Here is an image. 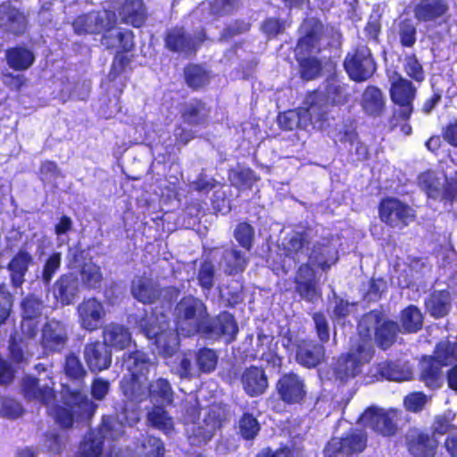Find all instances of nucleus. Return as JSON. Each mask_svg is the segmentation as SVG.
I'll return each instance as SVG.
<instances>
[{
  "label": "nucleus",
  "instance_id": "58",
  "mask_svg": "<svg viewBox=\"0 0 457 457\" xmlns=\"http://www.w3.org/2000/svg\"><path fill=\"white\" fill-rule=\"evenodd\" d=\"M22 413L21 403L13 399H4L2 402L1 414L9 419H16Z\"/></svg>",
  "mask_w": 457,
  "mask_h": 457
},
{
  "label": "nucleus",
  "instance_id": "64",
  "mask_svg": "<svg viewBox=\"0 0 457 457\" xmlns=\"http://www.w3.org/2000/svg\"><path fill=\"white\" fill-rule=\"evenodd\" d=\"M109 382L101 378H96L91 386L92 395L96 400H102L109 392Z\"/></svg>",
  "mask_w": 457,
  "mask_h": 457
},
{
  "label": "nucleus",
  "instance_id": "55",
  "mask_svg": "<svg viewBox=\"0 0 457 457\" xmlns=\"http://www.w3.org/2000/svg\"><path fill=\"white\" fill-rule=\"evenodd\" d=\"M253 237V229L247 223H240L235 230L236 239L246 250L251 248Z\"/></svg>",
  "mask_w": 457,
  "mask_h": 457
},
{
  "label": "nucleus",
  "instance_id": "61",
  "mask_svg": "<svg viewBox=\"0 0 457 457\" xmlns=\"http://www.w3.org/2000/svg\"><path fill=\"white\" fill-rule=\"evenodd\" d=\"M396 368L397 366L395 364L390 363L387 365L386 370H382V375L395 381H405L411 378V372L409 369L400 371Z\"/></svg>",
  "mask_w": 457,
  "mask_h": 457
},
{
  "label": "nucleus",
  "instance_id": "45",
  "mask_svg": "<svg viewBox=\"0 0 457 457\" xmlns=\"http://www.w3.org/2000/svg\"><path fill=\"white\" fill-rule=\"evenodd\" d=\"M224 262L225 271L229 274L243 271L247 263L246 258L241 254V252L233 249L225 253Z\"/></svg>",
  "mask_w": 457,
  "mask_h": 457
},
{
  "label": "nucleus",
  "instance_id": "6",
  "mask_svg": "<svg viewBox=\"0 0 457 457\" xmlns=\"http://www.w3.org/2000/svg\"><path fill=\"white\" fill-rule=\"evenodd\" d=\"M116 15L112 11L103 10L79 16L72 24L76 34L105 32L102 44L108 48H118L128 52L133 47V35L130 30L115 28Z\"/></svg>",
  "mask_w": 457,
  "mask_h": 457
},
{
  "label": "nucleus",
  "instance_id": "46",
  "mask_svg": "<svg viewBox=\"0 0 457 457\" xmlns=\"http://www.w3.org/2000/svg\"><path fill=\"white\" fill-rule=\"evenodd\" d=\"M187 82L191 87H200L209 81L208 72L199 65H191L185 70Z\"/></svg>",
  "mask_w": 457,
  "mask_h": 457
},
{
  "label": "nucleus",
  "instance_id": "14",
  "mask_svg": "<svg viewBox=\"0 0 457 457\" xmlns=\"http://www.w3.org/2000/svg\"><path fill=\"white\" fill-rule=\"evenodd\" d=\"M379 217L383 222L390 227L402 228L408 226L414 220L415 214L413 209L405 203L389 197L381 201Z\"/></svg>",
  "mask_w": 457,
  "mask_h": 457
},
{
  "label": "nucleus",
  "instance_id": "7",
  "mask_svg": "<svg viewBox=\"0 0 457 457\" xmlns=\"http://www.w3.org/2000/svg\"><path fill=\"white\" fill-rule=\"evenodd\" d=\"M322 25L315 20L306 21L303 23L301 30L305 35L302 37L295 48V55L301 66L302 76L304 79H314L320 71V62L312 57L306 56L319 50V42Z\"/></svg>",
  "mask_w": 457,
  "mask_h": 457
},
{
  "label": "nucleus",
  "instance_id": "30",
  "mask_svg": "<svg viewBox=\"0 0 457 457\" xmlns=\"http://www.w3.org/2000/svg\"><path fill=\"white\" fill-rule=\"evenodd\" d=\"M119 14L124 23L138 28L145 22L146 11L142 0H125Z\"/></svg>",
  "mask_w": 457,
  "mask_h": 457
},
{
  "label": "nucleus",
  "instance_id": "56",
  "mask_svg": "<svg viewBox=\"0 0 457 457\" xmlns=\"http://www.w3.org/2000/svg\"><path fill=\"white\" fill-rule=\"evenodd\" d=\"M204 109V105L199 102L190 103L183 113L184 120L188 124L199 123L203 120L204 116V114L202 113Z\"/></svg>",
  "mask_w": 457,
  "mask_h": 457
},
{
  "label": "nucleus",
  "instance_id": "23",
  "mask_svg": "<svg viewBox=\"0 0 457 457\" xmlns=\"http://www.w3.org/2000/svg\"><path fill=\"white\" fill-rule=\"evenodd\" d=\"M79 291L78 278L71 274L61 276L54 285L53 294L62 305H69L76 298Z\"/></svg>",
  "mask_w": 457,
  "mask_h": 457
},
{
  "label": "nucleus",
  "instance_id": "28",
  "mask_svg": "<svg viewBox=\"0 0 457 457\" xmlns=\"http://www.w3.org/2000/svg\"><path fill=\"white\" fill-rule=\"evenodd\" d=\"M104 345L116 350H123L131 343V335L122 325L111 323L103 330Z\"/></svg>",
  "mask_w": 457,
  "mask_h": 457
},
{
  "label": "nucleus",
  "instance_id": "39",
  "mask_svg": "<svg viewBox=\"0 0 457 457\" xmlns=\"http://www.w3.org/2000/svg\"><path fill=\"white\" fill-rule=\"evenodd\" d=\"M237 330V323L228 312L220 313L214 321L212 328V331L219 336H223L227 342L235 339Z\"/></svg>",
  "mask_w": 457,
  "mask_h": 457
},
{
  "label": "nucleus",
  "instance_id": "12",
  "mask_svg": "<svg viewBox=\"0 0 457 457\" xmlns=\"http://www.w3.org/2000/svg\"><path fill=\"white\" fill-rule=\"evenodd\" d=\"M401 411L384 410L376 407L368 408L359 419L360 423L373 431L386 436H392L397 428Z\"/></svg>",
  "mask_w": 457,
  "mask_h": 457
},
{
  "label": "nucleus",
  "instance_id": "32",
  "mask_svg": "<svg viewBox=\"0 0 457 457\" xmlns=\"http://www.w3.org/2000/svg\"><path fill=\"white\" fill-rule=\"evenodd\" d=\"M131 293L141 303H150L159 295L155 283L148 277H137L132 282Z\"/></svg>",
  "mask_w": 457,
  "mask_h": 457
},
{
  "label": "nucleus",
  "instance_id": "24",
  "mask_svg": "<svg viewBox=\"0 0 457 457\" xmlns=\"http://www.w3.org/2000/svg\"><path fill=\"white\" fill-rule=\"evenodd\" d=\"M43 303L34 296L27 297L22 302L23 320L21 331L28 337H32L37 331V319L41 315Z\"/></svg>",
  "mask_w": 457,
  "mask_h": 457
},
{
  "label": "nucleus",
  "instance_id": "44",
  "mask_svg": "<svg viewBox=\"0 0 457 457\" xmlns=\"http://www.w3.org/2000/svg\"><path fill=\"white\" fill-rule=\"evenodd\" d=\"M229 179L235 187L247 188L256 180V177L250 169L238 167L230 171Z\"/></svg>",
  "mask_w": 457,
  "mask_h": 457
},
{
  "label": "nucleus",
  "instance_id": "22",
  "mask_svg": "<svg viewBox=\"0 0 457 457\" xmlns=\"http://www.w3.org/2000/svg\"><path fill=\"white\" fill-rule=\"evenodd\" d=\"M84 358L89 370L93 372L106 370L112 363L111 351L99 342L85 346Z\"/></svg>",
  "mask_w": 457,
  "mask_h": 457
},
{
  "label": "nucleus",
  "instance_id": "62",
  "mask_svg": "<svg viewBox=\"0 0 457 457\" xmlns=\"http://www.w3.org/2000/svg\"><path fill=\"white\" fill-rule=\"evenodd\" d=\"M12 303L11 294L0 287V324L4 323L9 317Z\"/></svg>",
  "mask_w": 457,
  "mask_h": 457
},
{
  "label": "nucleus",
  "instance_id": "48",
  "mask_svg": "<svg viewBox=\"0 0 457 457\" xmlns=\"http://www.w3.org/2000/svg\"><path fill=\"white\" fill-rule=\"evenodd\" d=\"M64 370L66 375L76 380H80L86 376V370L79 357L73 353L66 357Z\"/></svg>",
  "mask_w": 457,
  "mask_h": 457
},
{
  "label": "nucleus",
  "instance_id": "49",
  "mask_svg": "<svg viewBox=\"0 0 457 457\" xmlns=\"http://www.w3.org/2000/svg\"><path fill=\"white\" fill-rule=\"evenodd\" d=\"M428 401L429 398L423 393L413 392L404 397L403 405L409 411L419 412L424 409Z\"/></svg>",
  "mask_w": 457,
  "mask_h": 457
},
{
  "label": "nucleus",
  "instance_id": "27",
  "mask_svg": "<svg viewBox=\"0 0 457 457\" xmlns=\"http://www.w3.org/2000/svg\"><path fill=\"white\" fill-rule=\"evenodd\" d=\"M64 326L56 320L47 322L42 330V345L49 351H60L66 342Z\"/></svg>",
  "mask_w": 457,
  "mask_h": 457
},
{
  "label": "nucleus",
  "instance_id": "13",
  "mask_svg": "<svg viewBox=\"0 0 457 457\" xmlns=\"http://www.w3.org/2000/svg\"><path fill=\"white\" fill-rule=\"evenodd\" d=\"M372 353L370 344H360L356 349H352L347 355L341 357L336 368L337 377L341 380L355 377L361 371V367L370 361Z\"/></svg>",
  "mask_w": 457,
  "mask_h": 457
},
{
  "label": "nucleus",
  "instance_id": "8",
  "mask_svg": "<svg viewBox=\"0 0 457 457\" xmlns=\"http://www.w3.org/2000/svg\"><path fill=\"white\" fill-rule=\"evenodd\" d=\"M420 188L428 198L452 204L457 202V179L448 178L443 166L439 170H428L418 177Z\"/></svg>",
  "mask_w": 457,
  "mask_h": 457
},
{
  "label": "nucleus",
  "instance_id": "1",
  "mask_svg": "<svg viewBox=\"0 0 457 457\" xmlns=\"http://www.w3.org/2000/svg\"><path fill=\"white\" fill-rule=\"evenodd\" d=\"M175 317L178 333L164 328L166 316L163 314L161 320L157 313H154L150 318H142L138 321L140 330L148 339H154L157 353L165 359L177 353L179 344L178 334L190 337L204 328L205 307L196 298L185 297L176 306Z\"/></svg>",
  "mask_w": 457,
  "mask_h": 457
},
{
  "label": "nucleus",
  "instance_id": "31",
  "mask_svg": "<svg viewBox=\"0 0 457 457\" xmlns=\"http://www.w3.org/2000/svg\"><path fill=\"white\" fill-rule=\"evenodd\" d=\"M324 356V347L312 342H302L297 345L296 361L307 368L315 367Z\"/></svg>",
  "mask_w": 457,
  "mask_h": 457
},
{
  "label": "nucleus",
  "instance_id": "38",
  "mask_svg": "<svg viewBox=\"0 0 457 457\" xmlns=\"http://www.w3.org/2000/svg\"><path fill=\"white\" fill-rule=\"evenodd\" d=\"M6 59L11 68L17 71H23L32 65L35 57L29 50L17 47L7 51Z\"/></svg>",
  "mask_w": 457,
  "mask_h": 457
},
{
  "label": "nucleus",
  "instance_id": "33",
  "mask_svg": "<svg viewBox=\"0 0 457 457\" xmlns=\"http://www.w3.org/2000/svg\"><path fill=\"white\" fill-rule=\"evenodd\" d=\"M274 338L268 335L258 336V353L260 358L266 361L273 369L278 370L281 365V358L276 352L277 343H274Z\"/></svg>",
  "mask_w": 457,
  "mask_h": 457
},
{
  "label": "nucleus",
  "instance_id": "3",
  "mask_svg": "<svg viewBox=\"0 0 457 457\" xmlns=\"http://www.w3.org/2000/svg\"><path fill=\"white\" fill-rule=\"evenodd\" d=\"M152 363L145 353L136 351L127 356L123 361L124 368L129 376L124 377L120 386L124 395L131 402H142L149 397L154 403L171 404L173 402V390L170 382L164 378H158L145 386L146 376Z\"/></svg>",
  "mask_w": 457,
  "mask_h": 457
},
{
  "label": "nucleus",
  "instance_id": "26",
  "mask_svg": "<svg viewBox=\"0 0 457 457\" xmlns=\"http://www.w3.org/2000/svg\"><path fill=\"white\" fill-rule=\"evenodd\" d=\"M241 384L248 395L258 396L268 387V378L262 369L252 366L242 373Z\"/></svg>",
  "mask_w": 457,
  "mask_h": 457
},
{
  "label": "nucleus",
  "instance_id": "37",
  "mask_svg": "<svg viewBox=\"0 0 457 457\" xmlns=\"http://www.w3.org/2000/svg\"><path fill=\"white\" fill-rule=\"evenodd\" d=\"M428 312L434 317L445 316L450 308V295L445 290L434 292L426 302Z\"/></svg>",
  "mask_w": 457,
  "mask_h": 457
},
{
  "label": "nucleus",
  "instance_id": "52",
  "mask_svg": "<svg viewBox=\"0 0 457 457\" xmlns=\"http://www.w3.org/2000/svg\"><path fill=\"white\" fill-rule=\"evenodd\" d=\"M239 430L244 438L252 439L259 432L260 426L255 418L252 415L245 414L239 421Z\"/></svg>",
  "mask_w": 457,
  "mask_h": 457
},
{
  "label": "nucleus",
  "instance_id": "43",
  "mask_svg": "<svg viewBox=\"0 0 457 457\" xmlns=\"http://www.w3.org/2000/svg\"><path fill=\"white\" fill-rule=\"evenodd\" d=\"M401 324L405 332L415 333L419 331L423 324V316L420 311L415 306H409L402 312Z\"/></svg>",
  "mask_w": 457,
  "mask_h": 457
},
{
  "label": "nucleus",
  "instance_id": "11",
  "mask_svg": "<svg viewBox=\"0 0 457 457\" xmlns=\"http://www.w3.org/2000/svg\"><path fill=\"white\" fill-rule=\"evenodd\" d=\"M197 408L192 406L186 413V431L192 445H201L209 441L220 427V420L213 411H205L202 421L195 422Z\"/></svg>",
  "mask_w": 457,
  "mask_h": 457
},
{
  "label": "nucleus",
  "instance_id": "17",
  "mask_svg": "<svg viewBox=\"0 0 457 457\" xmlns=\"http://www.w3.org/2000/svg\"><path fill=\"white\" fill-rule=\"evenodd\" d=\"M345 68L350 78L355 81L369 79L375 71V63L366 46L359 47L353 54H348Z\"/></svg>",
  "mask_w": 457,
  "mask_h": 457
},
{
  "label": "nucleus",
  "instance_id": "15",
  "mask_svg": "<svg viewBox=\"0 0 457 457\" xmlns=\"http://www.w3.org/2000/svg\"><path fill=\"white\" fill-rule=\"evenodd\" d=\"M78 322L89 332L99 329L105 320L107 311L102 301L96 297L84 298L77 306Z\"/></svg>",
  "mask_w": 457,
  "mask_h": 457
},
{
  "label": "nucleus",
  "instance_id": "42",
  "mask_svg": "<svg viewBox=\"0 0 457 457\" xmlns=\"http://www.w3.org/2000/svg\"><path fill=\"white\" fill-rule=\"evenodd\" d=\"M80 278L86 288H99L103 280L101 268L92 262L84 263L80 270Z\"/></svg>",
  "mask_w": 457,
  "mask_h": 457
},
{
  "label": "nucleus",
  "instance_id": "47",
  "mask_svg": "<svg viewBox=\"0 0 457 457\" xmlns=\"http://www.w3.org/2000/svg\"><path fill=\"white\" fill-rule=\"evenodd\" d=\"M167 364L170 367L173 373L180 378H188L194 375L191 360L186 355H178L174 361H170Z\"/></svg>",
  "mask_w": 457,
  "mask_h": 457
},
{
  "label": "nucleus",
  "instance_id": "60",
  "mask_svg": "<svg viewBox=\"0 0 457 457\" xmlns=\"http://www.w3.org/2000/svg\"><path fill=\"white\" fill-rule=\"evenodd\" d=\"M400 40L403 46H411L416 41V29L410 22H404L400 27Z\"/></svg>",
  "mask_w": 457,
  "mask_h": 457
},
{
  "label": "nucleus",
  "instance_id": "54",
  "mask_svg": "<svg viewBox=\"0 0 457 457\" xmlns=\"http://www.w3.org/2000/svg\"><path fill=\"white\" fill-rule=\"evenodd\" d=\"M60 266L61 254L59 253H54L50 255L44 265L42 272V279L46 284H48L51 281Z\"/></svg>",
  "mask_w": 457,
  "mask_h": 457
},
{
  "label": "nucleus",
  "instance_id": "2",
  "mask_svg": "<svg viewBox=\"0 0 457 457\" xmlns=\"http://www.w3.org/2000/svg\"><path fill=\"white\" fill-rule=\"evenodd\" d=\"M21 386L28 400L46 404L49 414L63 428L71 426L75 419H90L97 408L86 395L68 388L62 393L63 406L55 404L52 387L48 384L40 385V380L32 377L24 378Z\"/></svg>",
  "mask_w": 457,
  "mask_h": 457
},
{
  "label": "nucleus",
  "instance_id": "10",
  "mask_svg": "<svg viewBox=\"0 0 457 457\" xmlns=\"http://www.w3.org/2000/svg\"><path fill=\"white\" fill-rule=\"evenodd\" d=\"M457 361L456 342L442 341L434 352V361L430 357H424L421 361V379L427 386L436 388L439 386V365H450Z\"/></svg>",
  "mask_w": 457,
  "mask_h": 457
},
{
  "label": "nucleus",
  "instance_id": "53",
  "mask_svg": "<svg viewBox=\"0 0 457 457\" xmlns=\"http://www.w3.org/2000/svg\"><path fill=\"white\" fill-rule=\"evenodd\" d=\"M403 66L406 74L414 80L420 82L424 79L425 76L423 68L414 55L406 56Z\"/></svg>",
  "mask_w": 457,
  "mask_h": 457
},
{
  "label": "nucleus",
  "instance_id": "20",
  "mask_svg": "<svg viewBox=\"0 0 457 457\" xmlns=\"http://www.w3.org/2000/svg\"><path fill=\"white\" fill-rule=\"evenodd\" d=\"M277 388L281 399L288 403H300L306 395L303 379L295 374L284 375Z\"/></svg>",
  "mask_w": 457,
  "mask_h": 457
},
{
  "label": "nucleus",
  "instance_id": "25",
  "mask_svg": "<svg viewBox=\"0 0 457 457\" xmlns=\"http://www.w3.org/2000/svg\"><path fill=\"white\" fill-rule=\"evenodd\" d=\"M437 441L433 436L423 432H413L408 436V449L414 457H433Z\"/></svg>",
  "mask_w": 457,
  "mask_h": 457
},
{
  "label": "nucleus",
  "instance_id": "36",
  "mask_svg": "<svg viewBox=\"0 0 457 457\" xmlns=\"http://www.w3.org/2000/svg\"><path fill=\"white\" fill-rule=\"evenodd\" d=\"M1 20L6 21L5 26L14 34L21 33L26 26V18L16 8H11L9 4H4L0 7Z\"/></svg>",
  "mask_w": 457,
  "mask_h": 457
},
{
  "label": "nucleus",
  "instance_id": "9",
  "mask_svg": "<svg viewBox=\"0 0 457 457\" xmlns=\"http://www.w3.org/2000/svg\"><path fill=\"white\" fill-rule=\"evenodd\" d=\"M359 335L362 343L370 344L372 334L382 348L388 347L395 340L398 331L395 322L386 320L378 311H372L364 315L359 322Z\"/></svg>",
  "mask_w": 457,
  "mask_h": 457
},
{
  "label": "nucleus",
  "instance_id": "21",
  "mask_svg": "<svg viewBox=\"0 0 457 457\" xmlns=\"http://www.w3.org/2000/svg\"><path fill=\"white\" fill-rule=\"evenodd\" d=\"M449 4L446 0H420L413 8L414 16L420 21H445Z\"/></svg>",
  "mask_w": 457,
  "mask_h": 457
},
{
  "label": "nucleus",
  "instance_id": "41",
  "mask_svg": "<svg viewBox=\"0 0 457 457\" xmlns=\"http://www.w3.org/2000/svg\"><path fill=\"white\" fill-rule=\"evenodd\" d=\"M140 457H163L164 446L159 438L146 436L133 450Z\"/></svg>",
  "mask_w": 457,
  "mask_h": 457
},
{
  "label": "nucleus",
  "instance_id": "50",
  "mask_svg": "<svg viewBox=\"0 0 457 457\" xmlns=\"http://www.w3.org/2000/svg\"><path fill=\"white\" fill-rule=\"evenodd\" d=\"M197 364L200 370L203 372L212 371L218 361L216 353L211 349H202L197 353Z\"/></svg>",
  "mask_w": 457,
  "mask_h": 457
},
{
  "label": "nucleus",
  "instance_id": "59",
  "mask_svg": "<svg viewBox=\"0 0 457 457\" xmlns=\"http://www.w3.org/2000/svg\"><path fill=\"white\" fill-rule=\"evenodd\" d=\"M214 269L211 262H205L200 268L198 279L201 287L204 289H210L213 285Z\"/></svg>",
  "mask_w": 457,
  "mask_h": 457
},
{
  "label": "nucleus",
  "instance_id": "19",
  "mask_svg": "<svg viewBox=\"0 0 457 457\" xmlns=\"http://www.w3.org/2000/svg\"><path fill=\"white\" fill-rule=\"evenodd\" d=\"M306 235L300 232H294L289 237H285L282 242L283 255L279 265L282 270H286L290 268L291 262H296L306 255Z\"/></svg>",
  "mask_w": 457,
  "mask_h": 457
},
{
  "label": "nucleus",
  "instance_id": "35",
  "mask_svg": "<svg viewBox=\"0 0 457 457\" xmlns=\"http://www.w3.org/2000/svg\"><path fill=\"white\" fill-rule=\"evenodd\" d=\"M31 262L32 257L29 253L20 251L9 263L12 280L16 287L22 284L24 276Z\"/></svg>",
  "mask_w": 457,
  "mask_h": 457
},
{
  "label": "nucleus",
  "instance_id": "57",
  "mask_svg": "<svg viewBox=\"0 0 457 457\" xmlns=\"http://www.w3.org/2000/svg\"><path fill=\"white\" fill-rule=\"evenodd\" d=\"M455 414L452 411L445 412L443 416L436 418L433 424L435 433L444 435L454 428L452 421L454 420Z\"/></svg>",
  "mask_w": 457,
  "mask_h": 457
},
{
  "label": "nucleus",
  "instance_id": "51",
  "mask_svg": "<svg viewBox=\"0 0 457 457\" xmlns=\"http://www.w3.org/2000/svg\"><path fill=\"white\" fill-rule=\"evenodd\" d=\"M355 132L352 125L342 123L338 124L336 129L330 132L332 139L337 143L353 144L355 139Z\"/></svg>",
  "mask_w": 457,
  "mask_h": 457
},
{
  "label": "nucleus",
  "instance_id": "63",
  "mask_svg": "<svg viewBox=\"0 0 457 457\" xmlns=\"http://www.w3.org/2000/svg\"><path fill=\"white\" fill-rule=\"evenodd\" d=\"M313 320L319 338L322 342H327L329 339V329L325 316L321 313H315L313 315Z\"/></svg>",
  "mask_w": 457,
  "mask_h": 457
},
{
  "label": "nucleus",
  "instance_id": "40",
  "mask_svg": "<svg viewBox=\"0 0 457 457\" xmlns=\"http://www.w3.org/2000/svg\"><path fill=\"white\" fill-rule=\"evenodd\" d=\"M148 422L154 428L162 431L166 435H170L174 429L172 418L161 406H154L147 414Z\"/></svg>",
  "mask_w": 457,
  "mask_h": 457
},
{
  "label": "nucleus",
  "instance_id": "5",
  "mask_svg": "<svg viewBox=\"0 0 457 457\" xmlns=\"http://www.w3.org/2000/svg\"><path fill=\"white\" fill-rule=\"evenodd\" d=\"M337 240L322 239L313 245L309 254V263L302 265L295 277L296 290L300 295L309 302H315L320 296L317 286L318 279L312 266L327 271L337 262Z\"/></svg>",
  "mask_w": 457,
  "mask_h": 457
},
{
  "label": "nucleus",
  "instance_id": "4",
  "mask_svg": "<svg viewBox=\"0 0 457 457\" xmlns=\"http://www.w3.org/2000/svg\"><path fill=\"white\" fill-rule=\"evenodd\" d=\"M327 98L320 92L310 94L304 102L305 107L290 110L280 113L278 118L279 126L287 130L300 127L308 129H324L328 122L329 103L339 104L344 102L343 88L338 85H330L328 88Z\"/></svg>",
  "mask_w": 457,
  "mask_h": 457
},
{
  "label": "nucleus",
  "instance_id": "16",
  "mask_svg": "<svg viewBox=\"0 0 457 457\" xmlns=\"http://www.w3.org/2000/svg\"><path fill=\"white\" fill-rule=\"evenodd\" d=\"M390 96L392 101L402 107L400 115L403 120H408L412 112V102L415 98L416 88L411 82L403 78L398 73L389 77Z\"/></svg>",
  "mask_w": 457,
  "mask_h": 457
},
{
  "label": "nucleus",
  "instance_id": "34",
  "mask_svg": "<svg viewBox=\"0 0 457 457\" xmlns=\"http://www.w3.org/2000/svg\"><path fill=\"white\" fill-rule=\"evenodd\" d=\"M361 106L370 115H380L385 107V98L382 92L378 87H368L362 94Z\"/></svg>",
  "mask_w": 457,
  "mask_h": 457
},
{
  "label": "nucleus",
  "instance_id": "29",
  "mask_svg": "<svg viewBox=\"0 0 457 457\" xmlns=\"http://www.w3.org/2000/svg\"><path fill=\"white\" fill-rule=\"evenodd\" d=\"M204 39L203 37H197L191 39L186 37L182 29H174L170 30L166 37V46L172 51L179 52L184 54H190L195 51L196 46Z\"/></svg>",
  "mask_w": 457,
  "mask_h": 457
},
{
  "label": "nucleus",
  "instance_id": "18",
  "mask_svg": "<svg viewBox=\"0 0 457 457\" xmlns=\"http://www.w3.org/2000/svg\"><path fill=\"white\" fill-rule=\"evenodd\" d=\"M366 446V436L361 432H352L345 437H334L324 450L325 457H346L359 453Z\"/></svg>",
  "mask_w": 457,
  "mask_h": 457
}]
</instances>
